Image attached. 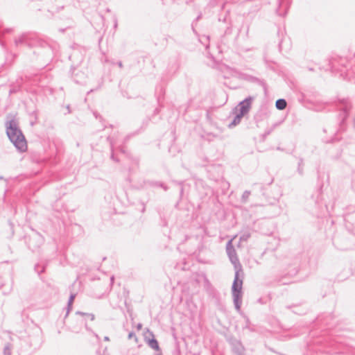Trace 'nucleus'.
I'll use <instances>...</instances> for the list:
<instances>
[{
    "mask_svg": "<svg viewBox=\"0 0 355 355\" xmlns=\"http://www.w3.org/2000/svg\"><path fill=\"white\" fill-rule=\"evenodd\" d=\"M226 252L230 261L234 265L235 269L234 279L232 286V294L234 307L237 311H240L242 304L243 272L242 270V266L239 262L232 240L228 241L226 244Z\"/></svg>",
    "mask_w": 355,
    "mask_h": 355,
    "instance_id": "obj_1",
    "label": "nucleus"
},
{
    "mask_svg": "<svg viewBox=\"0 0 355 355\" xmlns=\"http://www.w3.org/2000/svg\"><path fill=\"white\" fill-rule=\"evenodd\" d=\"M6 134L10 141L19 152L24 153L27 150V143L25 137L14 119L7 123Z\"/></svg>",
    "mask_w": 355,
    "mask_h": 355,
    "instance_id": "obj_2",
    "label": "nucleus"
},
{
    "mask_svg": "<svg viewBox=\"0 0 355 355\" xmlns=\"http://www.w3.org/2000/svg\"><path fill=\"white\" fill-rule=\"evenodd\" d=\"M336 107L338 110L340 112L338 115L339 130H344L345 121L349 116L352 105L348 99L343 98L338 101L336 103Z\"/></svg>",
    "mask_w": 355,
    "mask_h": 355,
    "instance_id": "obj_3",
    "label": "nucleus"
},
{
    "mask_svg": "<svg viewBox=\"0 0 355 355\" xmlns=\"http://www.w3.org/2000/svg\"><path fill=\"white\" fill-rule=\"evenodd\" d=\"M254 97L249 96L245 98L243 101L240 102L238 105L239 112L241 114L245 115L248 114L251 108L252 103L254 101Z\"/></svg>",
    "mask_w": 355,
    "mask_h": 355,
    "instance_id": "obj_4",
    "label": "nucleus"
},
{
    "mask_svg": "<svg viewBox=\"0 0 355 355\" xmlns=\"http://www.w3.org/2000/svg\"><path fill=\"white\" fill-rule=\"evenodd\" d=\"M71 78L76 84L83 85L85 83L87 75L83 71L72 68Z\"/></svg>",
    "mask_w": 355,
    "mask_h": 355,
    "instance_id": "obj_5",
    "label": "nucleus"
},
{
    "mask_svg": "<svg viewBox=\"0 0 355 355\" xmlns=\"http://www.w3.org/2000/svg\"><path fill=\"white\" fill-rule=\"evenodd\" d=\"M291 3V0H278V6L276 9L277 14L281 17L286 16Z\"/></svg>",
    "mask_w": 355,
    "mask_h": 355,
    "instance_id": "obj_6",
    "label": "nucleus"
},
{
    "mask_svg": "<svg viewBox=\"0 0 355 355\" xmlns=\"http://www.w3.org/2000/svg\"><path fill=\"white\" fill-rule=\"evenodd\" d=\"M232 352L236 355H245V348L241 342L236 338L230 340Z\"/></svg>",
    "mask_w": 355,
    "mask_h": 355,
    "instance_id": "obj_7",
    "label": "nucleus"
},
{
    "mask_svg": "<svg viewBox=\"0 0 355 355\" xmlns=\"http://www.w3.org/2000/svg\"><path fill=\"white\" fill-rule=\"evenodd\" d=\"M240 77L248 82L254 83L258 85H260L263 87L264 90H266V85L263 80L259 79L258 78H256L254 76H252L251 75H248L246 73H241Z\"/></svg>",
    "mask_w": 355,
    "mask_h": 355,
    "instance_id": "obj_8",
    "label": "nucleus"
},
{
    "mask_svg": "<svg viewBox=\"0 0 355 355\" xmlns=\"http://www.w3.org/2000/svg\"><path fill=\"white\" fill-rule=\"evenodd\" d=\"M28 39V35L27 33H24L19 36L17 38H15V44L16 46L26 45L30 46L31 44Z\"/></svg>",
    "mask_w": 355,
    "mask_h": 355,
    "instance_id": "obj_9",
    "label": "nucleus"
},
{
    "mask_svg": "<svg viewBox=\"0 0 355 355\" xmlns=\"http://www.w3.org/2000/svg\"><path fill=\"white\" fill-rule=\"evenodd\" d=\"M148 334H149L150 336H151L153 338L151 339H148L147 343L148 345L153 349L156 350L157 352H160V348L159 346V343L157 340L154 338V335L152 331L148 329Z\"/></svg>",
    "mask_w": 355,
    "mask_h": 355,
    "instance_id": "obj_10",
    "label": "nucleus"
},
{
    "mask_svg": "<svg viewBox=\"0 0 355 355\" xmlns=\"http://www.w3.org/2000/svg\"><path fill=\"white\" fill-rule=\"evenodd\" d=\"M244 114H241V113L237 112L232 122L229 124L228 127L230 128H232L239 124Z\"/></svg>",
    "mask_w": 355,
    "mask_h": 355,
    "instance_id": "obj_11",
    "label": "nucleus"
},
{
    "mask_svg": "<svg viewBox=\"0 0 355 355\" xmlns=\"http://www.w3.org/2000/svg\"><path fill=\"white\" fill-rule=\"evenodd\" d=\"M287 102L284 98H279L275 102V107L279 110H283L286 107Z\"/></svg>",
    "mask_w": 355,
    "mask_h": 355,
    "instance_id": "obj_12",
    "label": "nucleus"
},
{
    "mask_svg": "<svg viewBox=\"0 0 355 355\" xmlns=\"http://www.w3.org/2000/svg\"><path fill=\"white\" fill-rule=\"evenodd\" d=\"M248 25L245 26L243 24H242L241 26L238 29L237 37L242 35L243 34L245 35V37H248Z\"/></svg>",
    "mask_w": 355,
    "mask_h": 355,
    "instance_id": "obj_13",
    "label": "nucleus"
},
{
    "mask_svg": "<svg viewBox=\"0 0 355 355\" xmlns=\"http://www.w3.org/2000/svg\"><path fill=\"white\" fill-rule=\"evenodd\" d=\"M107 140L110 141V146H111V150H112L111 159L112 160H114V162H118L119 159L115 157V155H114V149H113L114 148V144H113V141L111 140L110 137H107Z\"/></svg>",
    "mask_w": 355,
    "mask_h": 355,
    "instance_id": "obj_14",
    "label": "nucleus"
},
{
    "mask_svg": "<svg viewBox=\"0 0 355 355\" xmlns=\"http://www.w3.org/2000/svg\"><path fill=\"white\" fill-rule=\"evenodd\" d=\"M45 268L46 266L44 265L37 263L35 266V270L38 273V275H40L44 272Z\"/></svg>",
    "mask_w": 355,
    "mask_h": 355,
    "instance_id": "obj_15",
    "label": "nucleus"
},
{
    "mask_svg": "<svg viewBox=\"0 0 355 355\" xmlns=\"http://www.w3.org/2000/svg\"><path fill=\"white\" fill-rule=\"evenodd\" d=\"M250 196V191H245L243 193V195L241 196V202L242 203H246L248 200L249 196Z\"/></svg>",
    "mask_w": 355,
    "mask_h": 355,
    "instance_id": "obj_16",
    "label": "nucleus"
},
{
    "mask_svg": "<svg viewBox=\"0 0 355 355\" xmlns=\"http://www.w3.org/2000/svg\"><path fill=\"white\" fill-rule=\"evenodd\" d=\"M244 318H245V325L243 327V329H248L250 331H253L254 329L250 325V321L249 318L247 316H245Z\"/></svg>",
    "mask_w": 355,
    "mask_h": 355,
    "instance_id": "obj_17",
    "label": "nucleus"
},
{
    "mask_svg": "<svg viewBox=\"0 0 355 355\" xmlns=\"http://www.w3.org/2000/svg\"><path fill=\"white\" fill-rule=\"evenodd\" d=\"M12 31V28H3L2 24L0 23V35H4L6 33H10Z\"/></svg>",
    "mask_w": 355,
    "mask_h": 355,
    "instance_id": "obj_18",
    "label": "nucleus"
},
{
    "mask_svg": "<svg viewBox=\"0 0 355 355\" xmlns=\"http://www.w3.org/2000/svg\"><path fill=\"white\" fill-rule=\"evenodd\" d=\"M75 297H76V295L75 294H71V295H70V297L69 298L68 304H67V306H68L67 313H69V309H71V307H72V304L73 302V300H74Z\"/></svg>",
    "mask_w": 355,
    "mask_h": 355,
    "instance_id": "obj_19",
    "label": "nucleus"
},
{
    "mask_svg": "<svg viewBox=\"0 0 355 355\" xmlns=\"http://www.w3.org/2000/svg\"><path fill=\"white\" fill-rule=\"evenodd\" d=\"M4 355H11V345L7 343L3 348Z\"/></svg>",
    "mask_w": 355,
    "mask_h": 355,
    "instance_id": "obj_20",
    "label": "nucleus"
},
{
    "mask_svg": "<svg viewBox=\"0 0 355 355\" xmlns=\"http://www.w3.org/2000/svg\"><path fill=\"white\" fill-rule=\"evenodd\" d=\"M250 237V233L245 232L240 236L241 241H247Z\"/></svg>",
    "mask_w": 355,
    "mask_h": 355,
    "instance_id": "obj_21",
    "label": "nucleus"
},
{
    "mask_svg": "<svg viewBox=\"0 0 355 355\" xmlns=\"http://www.w3.org/2000/svg\"><path fill=\"white\" fill-rule=\"evenodd\" d=\"M151 184L153 186L162 187L165 191H166L168 189V187L163 182H153Z\"/></svg>",
    "mask_w": 355,
    "mask_h": 355,
    "instance_id": "obj_22",
    "label": "nucleus"
},
{
    "mask_svg": "<svg viewBox=\"0 0 355 355\" xmlns=\"http://www.w3.org/2000/svg\"><path fill=\"white\" fill-rule=\"evenodd\" d=\"M297 171L300 175L303 174V159H300L299 161Z\"/></svg>",
    "mask_w": 355,
    "mask_h": 355,
    "instance_id": "obj_23",
    "label": "nucleus"
},
{
    "mask_svg": "<svg viewBox=\"0 0 355 355\" xmlns=\"http://www.w3.org/2000/svg\"><path fill=\"white\" fill-rule=\"evenodd\" d=\"M76 313L77 314H80V315H86V316L89 317L91 320H94V315L93 314H91V313H85L80 312V311L76 312Z\"/></svg>",
    "mask_w": 355,
    "mask_h": 355,
    "instance_id": "obj_24",
    "label": "nucleus"
},
{
    "mask_svg": "<svg viewBox=\"0 0 355 355\" xmlns=\"http://www.w3.org/2000/svg\"><path fill=\"white\" fill-rule=\"evenodd\" d=\"M128 338L129 340L132 339V338H135V341L137 340V336L135 334V333L134 331H131L128 334Z\"/></svg>",
    "mask_w": 355,
    "mask_h": 355,
    "instance_id": "obj_25",
    "label": "nucleus"
},
{
    "mask_svg": "<svg viewBox=\"0 0 355 355\" xmlns=\"http://www.w3.org/2000/svg\"><path fill=\"white\" fill-rule=\"evenodd\" d=\"M19 90V87H12V88H11V89H10L9 93H10V94H14V93L17 92Z\"/></svg>",
    "mask_w": 355,
    "mask_h": 355,
    "instance_id": "obj_26",
    "label": "nucleus"
},
{
    "mask_svg": "<svg viewBox=\"0 0 355 355\" xmlns=\"http://www.w3.org/2000/svg\"><path fill=\"white\" fill-rule=\"evenodd\" d=\"M178 184L180 186V195H182L184 191L182 182H179Z\"/></svg>",
    "mask_w": 355,
    "mask_h": 355,
    "instance_id": "obj_27",
    "label": "nucleus"
},
{
    "mask_svg": "<svg viewBox=\"0 0 355 355\" xmlns=\"http://www.w3.org/2000/svg\"><path fill=\"white\" fill-rule=\"evenodd\" d=\"M101 87V85H98V87L96 89H90L89 92H87V94H90V93L93 92H94V91H95V90H97V89H99Z\"/></svg>",
    "mask_w": 355,
    "mask_h": 355,
    "instance_id": "obj_28",
    "label": "nucleus"
},
{
    "mask_svg": "<svg viewBox=\"0 0 355 355\" xmlns=\"http://www.w3.org/2000/svg\"><path fill=\"white\" fill-rule=\"evenodd\" d=\"M114 276L112 275L111 277H110V285L112 286L113 284H114Z\"/></svg>",
    "mask_w": 355,
    "mask_h": 355,
    "instance_id": "obj_29",
    "label": "nucleus"
},
{
    "mask_svg": "<svg viewBox=\"0 0 355 355\" xmlns=\"http://www.w3.org/2000/svg\"><path fill=\"white\" fill-rule=\"evenodd\" d=\"M114 21V28L116 29L117 28V26H118L117 19L115 18Z\"/></svg>",
    "mask_w": 355,
    "mask_h": 355,
    "instance_id": "obj_30",
    "label": "nucleus"
},
{
    "mask_svg": "<svg viewBox=\"0 0 355 355\" xmlns=\"http://www.w3.org/2000/svg\"><path fill=\"white\" fill-rule=\"evenodd\" d=\"M116 64H117L120 68H122V67H123V63H122V62H121V61H118V62H116Z\"/></svg>",
    "mask_w": 355,
    "mask_h": 355,
    "instance_id": "obj_31",
    "label": "nucleus"
},
{
    "mask_svg": "<svg viewBox=\"0 0 355 355\" xmlns=\"http://www.w3.org/2000/svg\"><path fill=\"white\" fill-rule=\"evenodd\" d=\"M231 33V28L228 27L225 31V34H230Z\"/></svg>",
    "mask_w": 355,
    "mask_h": 355,
    "instance_id": "obj_32",
    "label": "nucleus"
},
{
    "mask_svg": "<svg viewBox=\"0 0 355 355\" xmlns=\"http://www.w3.org/2000/svg\"><path fill=\"white\" fill-rule=\"evenodd\" d=\"M270 132H271L270 130H268V132H266L263 136L266 137V136L270 135Z\"/></svg>",
    "mask_w": 355,
    "mask_h": 355,
    "instance_id": "obj_33",
    "label": "nucleus"
},
{
    "mask_svg": "<svg viewBox=\"0 0 355 355\" xmlns=\"http://www.w3.org/2000/svg\"><path fill=\"white\" fill-rule=\"evenodd\" d=\"M202 17V15L200 14L197 17H196V21H198Z\"/></svg>",
    "mask_w": 355,
    "mask_h": 355,
    "instance_id": "obj_34",
    "label": "nucleus"
},
{
    "mask_svg": "<svg viewBox=\"0 0 355 355\" xmlns=\"http://www.w3.org/2000/svg\"><path fill=\"white\" fill-rule=\"evenodd\" d=\"M353 126H354V128L355 129V116H354V118L353 120Z\"/></svg>",
    "mask_w": 355,
    "mask_h": 355,
    "instance_id": "obj_35",
    "label": "nucleus"
},
{
    "mask_svg": "<svg viewBox=\"0 0 355 355\" xmlns=\"http://www.w3.org/2000/svg\"><path fill=\"white\" fill-rule=\"evenodd\" d=\"M159 109H158V108H156V109L155 110V114H157V113H159Z\"/></svg>",
    "mask_w": 355,
    "mask_h": 355,
    "instance_id": "obj_36",
    "label": "nucleus"
},
{
    "mask_svg": "<svg viewBox=\"0 0 355 355\" xmlns=\"http://www.w3.org/2000/svg\"><path fill=\"white\" fill-rule=\"evenodd\" d=\"M141 327H142L141 324H139L137 325V328H138V329H141Z\"/></svg>",
    "mask_w": 355,
    "mask_h": 355,
    "instance_id": "obj_37",
    "label": "nucleus"
},
{
    "mask_svg": "<svg viewBox=\"0 0 355 355\" xmlns=\"http://www.w3.org/2000/svg\"><path fill=\"white\" fill-rule=\"evenodd\" d=\"M104 340H106V341L109 340V337L108 336H105L104 338Z\"/></svg>",
    "mask_w": 355,
    "mask_h": 355,
    "instance_id": "obj_38",
    "label": "nucleus"
},
{
    "mask_svg": "<svg viewBox=\"0 0 355 355\" xmlns=\"http://www.w3.org/2000/svg\"><path fill=\"white\" fill-rule=\"evenodd\" d=\"M155 355H161L160 352H159L158 353H156Z\"/></svg>",
    "mask_w": 355,
    "mask_h": 355,
    "instance_id": "obj_39",
    "label": "nucleus"
},
{
    "mask_svg": "<svg viewBox=\"0 0 355 355\" xmlns=\"http://www.w3.org/2000/svg\"><path fill=\"white\" fill-rule=\"evenodd\" d=\"M0 180H3V177L0 175Z\"/></svg>",
    "mask_w": 355,
    "mask_h": 355,
    "instance_id": "obj_40",
    "label": "nucleus"
},
{
    "mask_svg": "<svg viewBox=\"0 0 355 355\" xmlns=\"http://www.w3.org/2000/svg\"><path fill=\"white\" fill-rule=\"evenodd\" d=\"M144 210H145V207L144 206V207H143V209H142V212H144Z\"/></svg>",
    "mask_w": 355,
    "mask_h": 355,
    "instance_id": "obj_41",
    "label": "nucleus"
}]
</instances>
